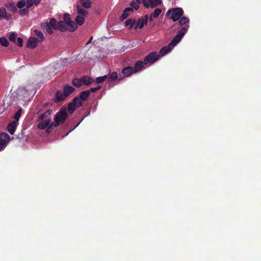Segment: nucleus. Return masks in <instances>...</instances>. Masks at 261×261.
Returning a JSON list of instances; mask_svg holds the SVG:
<instances>
[{
  "label": "nucleus",
  "instance_id": "f257e3e1",
  "mask_svg": "<svg viewBox=\"0 0 261 261\" xmlns=\"http://www.w3.org/2000/svg\"><path fill=\"white\" fill-rule=\"evenodd\" d=\"M189 22V19L186 17L182 16L179 18V25L180 26V29L179 30L178 33H177V35L173 38L171 42L169 43L168 45L164 46V56L170 53L171 49L174 47L175 45L180 42L181 39L183 38L185 34L187 33L188 29L189 28V25L186 24L188 23Z\"/></svg>",
  "mask_w": 261,
  "mask_h": 261
},
{
  "label": "nucleus",
  "instance_id": "f03ea898",
  "mask_svg": "<svg viewBox=\"0 0 261 261\" xmlns=\"http://www.w3.org/2000/svg\"><path fill=\"white\" fill-rule=\"evenodd\" d=\"M51 114V111H47L43 114H41L38 119V128L44 129L51 123L49 115Z\"/></svg>",
  "mask_w": 261,
  "mask_h": 261
},
{
  "label": "nucleus",
  "instance_id": "7ed1b4c3",
  "mask_svg": "<svg viewBox=\"0 0 261 261\" xmlns=\"http://www.w3.org/2000/svg\"><path fill=\"white\" fill-rule=\"evenodd\" d=\"M184 14V10L182 8H173L168 10L166 15L168 18L171 19L173 21H176L181 17Z\"/></svg>",
  "mask_w": 261,
  "mask_h": 261
},
{
  "label": "nucleus",
  "instance_id": "20e7f679",
  "mask_svg": "<svg viewBox=\"0 0 261 261\" xmlns=\"http://www.w3.org/2000/svg\"><path fill=\"white\" fill-rule=\"evenodd\" d=\"M67 114H66V111L65 109H61L60 111L57 113L56 117L54 118V122H53L49 125V128H51L53 126H57L61 122H64L65 120Z\"/></svg>",
  "mask_w": 261,
  "mask_h": 261
},
{
  "label": "nucleus",
  "instance_id": "39448f33",
  "mask_svg": "<svg viewBox=\"0 0 261 261\" xmlns=\"http://www.w3.org/2000/svg\"><path fill=\"white\" fill-rule=\"evenodd\" d=\"M159 59V55L155 52L151 53L145 57L144 62L145 65H150Z\"/></svg>",
  "mask_w": 261,
  "mask_h": 261
},
{
  "label": "nucleus",
  "instance_id": "423d86ee",
  "mask_svg": "<svg viewBox=\"0 0 261 261\" xmlns=\"http://www.w3.org/2000/svg\"><path fill=\"white\" fill-rule=\"evenodd\" d=\"M145 8H154L162 3V0H142Z\"/></svg>",
  "mask_w": 261,
  "mask_h": 261
},
{
  "label": "nucleus",
  "instance_id": "0eeeda50",
  "mask_svg": "<svg viewBox=\"0 0 261 261\" xmlns=\"http://www.w3.org/2000/svg\"><path fill=\"white\" fill-rule=\"evenodd\" d=\"M10 137L8 134L2 133L0 135V149H3L6 146V144L9 142Z\"/></svg>",
  "mask_w": 261,
  "mask_h": 261
},
{
  "label": "nucleus",
  "instance_id": "6e6552de",
  "mask_svg": "<svg viewBox=\"0 0 261 261\" xmlns=\"http://www.w3.org/2000/svg\"><path fill=\"white\" fill-rule=\"evenodd\" d=\"M148 19V15H146L144 16V17L142 18H140L137 20L135 22V28H140L142 29L143 28L144 25L147 24V21Z\"/></svg>",
  "mask_w": 261,
  "mask_h": 261
},
{
  "label": "nucleus",
  "instance_id": "1a4fd4ad",
  "mask_svg": "<svg viewBox=\"0 0 261 261\" xmlns=\"http://www.w3.org/2000/svg\"><path fill=\"white\" fill-rule=\"evenodd\" d=\"M38 42H39L35 38L30 37L27 43V47L29 48H35L37 46Z\"/></svg>",
  "mask_w": 261,
  "mask_h": 261
},
{
  "label": "nucleus",
  "instance_id": "9d476101",
  "mask_svg": "<svg viewBox=\"0 0 261 261\" xmlns=\"http://www.w3.org/2000/svg\"><path fill=\"white\" fill-rule=\"evenodd\" d=\"M17 126V122L16 121H12L10 122L8 125V130L10 135H13L16 130Z\"/></svg>",
  "mask_w": 261,
  "mask_h": 261
},
{
  "label": "nucleus",
  "instance_id": "9b49d317",
  "mask_svg": "<svg viewBox=\"0 0 261 261\" xmlns=\"http://www.w3.org/2000/svg\"><path fill=\"white\" fill-rule=\"evenodd\" d=\"M41 28L43 30H45L47 33L51 35L53 34V31L52 30V28L50 27L48 22H42L40 24Z\"/></svg>",
  "mask_w": 261,
  "mask_h": 261
},
{
  "label": "nucleus",
  "instance_id": "f8f14e48",
  "mask_svg": "<svg viewBox=\"0 0 261 261\" xmlns=\"http://www.w3.org/2000/svg\"><path fill=\"white\" fill-rule=\"evenodd\" d=\"M60 30V31H65L67 30V24H66V22L61 20L58 22L57 26V30Z\"/></svg>",
  "mask_w": 261,
  "mask_h": 261
},
{
  "label": "nucleus",
  "instance_id": "ddd939ff",
  "mask_svg": "<svg viewBox=\"0 0 261 261\" xmlns=\"http://www.w3.org/2000/svg\"><path fill=\"white\" fill-rule=\"evenodd\" d=\"M133 72V69L132 67L128 66L124 68L121 71V74H123V76L127 77L132 74Z\"/></svg>",
  "mask_w": 261,
  "mask_h": 261
},
{
  "label": "nucleus",
  "instance_id": "4468645a",
  "mask_svg": "<svg viewBox=\"0 0 261 261\" xmlns=\"http://www.w3.org/2000/svg\"><path fill=\"white\" fill-rule=\"evenodd\" d=\"M77 23L71 20L67 22V30L70 31H75L77 29Z\"/></svg>",
  "mask_w": 261,
  "mask_h": 261
},
{
  "label": "nucleus",
  "instance_id": "2eb2a0df",
  "mask_svg": "<svg viewBox=\"0 0 261 261\" xmlns=\"http://www.w3.org/2000/svg\"><path fill=\"white\" fill-rule=\"evenodd\" d=\"M144 62L142 61H137V63H136L135 67H134V71H135V73H137L140 71L142 68L144 67Z\"/></svg>",
  "mask_w": 261,
  "mask_h": 261
},
{
  "label": "nucleus",
  "instance_id": "dca6fc26",
  "mask_svg": "<svg viewBox=\"0 0 261 261\" xmlns=\"http://www.w3.org/2000/svg\"><path fill=\"white\" fill-rule=\"evenodd\" d=\"M5 7L9 11L16 12L17 11L16 5L14 3H10L5 4Z\"/></svg>",
  "mask_w": 261,
  "mask_h": 261
},
{
  "label": "nucleus",
  "instance_id": "f3484780",
  "mask_svg": "<svg viewBox=\"0 0 261 261\" xmlns=\"http://www.w3.org/2000/svg\"><path fill=\"white\" fill-rule=\"evenodd\" d=\"M82 81H83V83L85 85H89L93 83L94 80L87 76H84L81 78Z\"/></svg>",
  "mask_w": 261,
  "mask_h": 261
},
{
  "label": "nucleus",
  "instance_id": "a211bd4d",
  "mask_svg": "<svg viewBox=\"0 0 261 261\" xmlns=\"http://www.w3.org/2000/svg\"><path fill=\"white\" fill-rule=\"evenodd\" d=\"M56 100L60 101L64 100L67 97L62 91H57L56 94Z\"/></svg>",
  "mask_w": 261,
  "mask_h": 261
},
{
  "label": "nucleus",
  "instance_id": "6ab92c4d",
  "mask_svg": "<svg viewBox=\"0 0 261 261\" xmlns=\"http://www.w3.org/2000/svg\"><path fill=\"white\" fill-rule=\"evenodd\" d=\"M74 90H75V89L71 86H65L64 88L62 93H64V94L68 97Z\"/></svg>",
  "mask_w": 261,
  "mask_h": 261
},
{
  "label": "nucleus",
  "instance_id": "aec40b11",
  "mask_svg": "<svg viewBox=\"0 0 261 261\" xmlns=\"http://www.w3.org/2000/svg\"><path fill=\"white\" fill-rule=\"evenodd\" d=\"M35 33L37 37V39L38 40V41H39V42H43L44 40V35L41 32V31L38 30H35Z\"/></svg>",
  "mask_w": 261,
  "mask_h": 261
},
{
  "label": "nucleus",
  "instance_id": "412c9836",
  "mask_svg": "<svg viewBox=\"0 0 261 261\" xmlns=\"http://www.w3.org/2000/svg\"><path fill=\"white\" fill-rule=\"evenodd\" d=\"M80 3L83 7L89 9L91 7L92 3L89 0H81Z\"/></svg>",
  "mask_w": 261,
  "mask_h": 261
},
{
  "label": "nucleus",
  "instance_id": "4be33fe9",
  "mask_svg": "<svg viewBox=\"0 0 261 261\" xmlns=\"http://www.w3.org/2000/svg\"><path fill=\"white\" fill-rule=\"evenodd\" d=\"M48 23L49 25L53 28V29L54 30H57L58 22L55 18H51L49 19Z\"/></svg>",
  "mask_w": 261,
  "mask_h": 261
},
{
  "label": "nucleus",
  "instance_id": "5701e85b",
  "mask_svg": "<svg viewBox=\"0 0 261 261\" xmlns=\"http://www.w3.org/2000/svg\"><path fill=\"white\" fill-rule=\"evenodd\" d=\"M76 8L77 15H80L84 17L88 14L87 10H85L82 9L81 7H80V6H77Z\"/></svg>",
  "mask_w": 261,
  "mask_h": 261
},
{
  "label": "nucleus",
  "instance_id": "b1692460",
  "mask_svg": "<svg viewBox=\"0 0 261 261\" xmlns=\"http://www.w3.org/2000/svg\"><path fill=\"white\" fill-rule=\"evenodd\" d=\"M162 10L159 8H157L154 11V13H152L150 17V21H152L153 19V18H157L159 17L160 14L161 13Z\"/></svg>",
  "mask_w": 261,
  "mask_h": 261
},
{
  "label": "nucleus",
  "instance_id": "393cba45",
  "mask_svg": "<svg viewBox=\"0 0 261 261\" xmlns=\"http://www.w3.org/2000/svg\"><path fill=\"white\" fill-rule=\"evenodd\" d=\"M90 95V91H85L81 93L80 99L83 100H86L88 99Z\"/></svg>",
  "mask_w": 261,
  "mask_h": 261
},
{
  "label": "nucleus",
  "instance_id": "a878e982",
  "mask_svg": "<svg viewBox=\"0 0 261 261\" xmlns=\"http://www.w3.org/2000/svg\"><path fill=\"white\" fill-rule=\"evenodd\" d=\"M72 84H73V85L76 87H80L83 85H84L83 83H82L81 79H73L72 80Z\"/></svg>",
  "mask_w": 261,
  "mask_h": 261
},
{
  "label": "nucleus",
  "instance_id": "bb28decb",
  "mask_svg": "<svg viewBox=\"0 0 261 261\" xmlns=\"http://www.w3.org/2000/svg\"><path fill=\"white\" fill-rule=\"evenodd\" d=\"M75 21L77 24L82 25L85 21V17L80 15H77L75 18Z\"/></svg>",
  "mask_w": 261,
  "mask_h": 261
},
{
  "label": "nucleus",
  "instance_id": "cd10ccee",
  "mask_svg": "<svg viewBox=\"0 0 261 261\" xmlns=\"http://www.w3.org/2000/svg\"><path fill=\"white\" fill-rule=\"evenodd\" d=\"M29 9L27 7L23 9H20V10L18 11V14L22 17L24 16L29 13Z\"/></svg>",
  "mask_w": 261,
  "mask_h": 261
},
{
  "label": "nucleus",
  "instance_id": "c85d7f7f",
  "mask_svg": "<svg viewBox=\"0 0 261 261\" xmlns=\"http://www.w3.org/2000/svg\"><path fill=\"white\" fill-rule=\"evenodd\" d=\"M108 76L105 75L96 77L95 80L96 83L99 84L103 82L105 80H108Z\"/></svg>",
  "mask_w": 261,
  "mask_h": 261
},
{
  "label": "nucleus",
  "instance_id": "c756f323",
  "mask_svg": "<svg viewBox=\"0 0 261 261\" xmlns=\"http://www.w3.org/2000/svg\"><path fill=\"white\" fill-rule=\"evenodd\" d=\"M71 103L74 104L76 107H80L82 105L81 100L79 97H75L74 98Z\"/></svg>",
  "mask_w": 261,
  "mask_h": 261
},
{
  "label": "nucleus",
  "instance_id": "7c9ffc66",
  "mask_svg": "<svg viewBox=\"0 0 261 261\" xmlns=\"http://www.w3.org/2000/svg\"><path fill=\"white\" fill-rule=\"evenodd\" d=\"M7 17L6 10L5 8H0V18H4Z\"/></svg>",
  "mask_w": 261,
  "mask_h": 261
},
{
  "label": "nucleus",
  "instance_id": "2f4dec72",
  "mask_svg": "<svg viewBox=\"0 0 261 261\" xmlns=\"http://www.w3.org/2000/svg\"><path fill=\"white\" fill-rule=\"evenodd\" d=\"M117 73L116 72H113L111 74L110 76H108V82H112L114 80H116L117 77Z\"/></svg>",
  "mask_w": 261,
  "mask_h": 261
},
{
  "label": "nucleus",
  "instance_id": "473e14b6",
  "mask_svg": "<svg viewBox=\"0 0 261 261\" xmlns=\"http://www.w3.org/2000/svg\"><path fill=\"white\" fill-rule=\"evenodd\" d=\"M21 114V109L18 110V111H17L16 114H14V120L13 122H17L18 121L20 117Z\"/></svg>",
  "mask_w": 261,
  "mask_h": 261
},
{
  "label": "nucleus",
  "instance_id": "72a5a7b5",
  "mask_svg": "<svg viewBox=\"0 0 261 261\" xmlns=\"http://www.w3.org/2000/svg\"><path fill=\"white\" fill-rule=\"evenodd\" d=\"M134 24H135V20H133L131 19H128L125 21V25L128 27L129 29L132 28Z\"/></svg>",
  "mask_w": 261,
  "mask_h": 261
},
{
  "label": "nucleus",
  "instance_id": "f704fd0d",
  "mask_svg": "<svg viewBox=\"0 0 261 261\" xmlns=\"http://www.w3.org/2000/svg\"><path fill=\"white\" fill-rule=\"evenodd\" d=\"M0 43L1 45L5 47L8 46L9 45V42L8 41V40L4 37L0 38Z\"/></svg>",
  "mask_w": 261,
  "mask_h": 261
},
{
  "label": "nucleus",
  "instance_id": "c9c22d12",
  "mask_svg": "<svg viewBox=\"0 0 261 261\" xmlns=\"http://www.w3.org/2000/svg\"><path fill=\"white\" fill-rule=\"evenodd\" d=\"M25 2L24 0H20L16 4L17 8L18 9H22L25 6Z\"/></svg>",
  "mask_w": 261,
  "mask_h": 261
},
{
  "label": "nucleus",
  "instance_id": "e433bc0d",
  "mask_svg": "<svg viewBox=\"0 0 261 261\" xmlns=\"http://www.w3.org/2000/svg\"><path fill=\"white\" fill-rule=\"evenodd\" d=\"M76 107L74 104L69 103L68 106V111L69 113H72L75 110V108Z\"/></svg>",
  "mask_w": 261,
  "mask_h": 261
},
{
  "label": "nucleus",
  "instance_id": "4c0bfd02",
  "mask_svg": "<svg viewBox=\"0 0 261 261\" xmlns=\"http://www.w3.org/2000/svg\"><path fill=\"white\" fill-rule=\"evenodd\" d=\"M25 2L26 8H30L34 5L33 0H24Z\"/></svg>",
  "mask_w": 261,
  "mask_h": 261
},
{
  "label": "nucleus",
  "instance_id": "58836bf2",
  "mask_svg": "<svg viewBox=\"0 0 261 261\" xmlns=\"http://www.w3.org/2000/svg\"><path fill=\"white\" fill-rule=\"evenodd\" d=\"M17 37V35L16 34L14 33H12L9 35V40H11L12 42H15L16 41Z\"/></svg>",
  "mask_w": 261,
  "mask_h": 261
},
{
  "label": "nucleus",
  "instance_id": "ea45409f",
  "mask_svg": "<svg viewBox=\"0 0 261 261\" xmlns=\"http://www.w3.org/2000/svg\"><path fill=\"white\" fill-rule=\"evenodd\" d=\"M64 21L68 22V21H71L70 19V15L68 13H65L63 16Z\"/></svg>",
  "mask_w": 261,
  "mask_h": 261
},
{
  "label": "nucleus",
  "instance_id": "a19ab883",
  "mask_svg": "<svg viewBox=\"0 0 261 261\" xmlns=\"http://www.w3.org/2000/svg\"><path fill=\"white\" fill-rule=\"evenodd\" d=\"M130 6L131 8H133L136 10H137L139 8V5H138V3L136 2H133L130 3Z\"/></svg>",
  "mask_w": 261,
  "mask_h": 261
},
{
  "label": "nucleus",
  "instance_id": "79ce46f5",
  "mask_svg": "<svg viewBox=\"0 0 261 261\" xmlns=\"http://www.w3.org/2000/svg\"><path fill=\"white\" fill-rule=\"evenodd\" d=\"M22 42H23V41H22V39L21 38L19 37V38H17L16 43H17V45H18L19 46H22Z\"/></svg>",
  "mask_w": 261,
  "mask_h": 261
},
{
  "label": "nucleus",
  "instance_id": "37998d69",
  "mask_svg": "<svg viewBox=\"0 0 261 261\" xmlns=\"http://www.w3.org/2000/svg\"><path fill=\"white\" fill-rule=\"evenodd\" d=\"M129 15V13L127 12H125L124 11H123V13L122 15L121 16V20H123L127 17L128 15Z\"/></svg>",
  "mask_w": 261,
  "mask_h": 261
},
{
  "label": "nucleus",
  "instance_id": "c03bdc74",
  "mask_svg": "<svg viewBox=\"0 0 261 261\" xmlns=\"http://www.w3.org/2000/svg\"><path fill=\"white\" fill-rule=\"evenodd\" d=\"M100 88H101V87H100V86H98V87H96V88H91V89H90V90H89V91H90V93H91V92H92V93H93V92H95L96 91H97V90H98L99 89H100Z\"/></svg>",
  "mask_w": 261,
  "mask_h": 261
},
{
  "label": "nucleus",
  "instance_id": "a18cd8bd",
  "mask_svg": "<svg viewBox=\"0 0 261 261\" xmlns=\"http://www.w3.org/2000/svg\"><path fill=\"white\" fill-rule=\"evenodd\" d=\"M125 12H127L129 14V12H131L133 11V8L131 7H128L124 9V10Z\"/></svg>",
  "mask_w": 261,
  "mask_h": 261
},
{
  "label": "nucleus",
  "instance_id": "49530a36",
  "mask_svg": "<svg viewBox=\"0 0 261 261\" xmlns=\"http://www.w3.org/2000/svg\"><path fill=\"white\" fill-rule=\"evenodd\" d=\"M41 0H33L34 4H35V6L37 7L40 4Z\"/></svg>",
  "mask_w": 261,
  "mask_h": 261
},
{
  "label": "nucleus",
  "instance_id": "de8ad7c7",
  "mask_svg": "<svg viewBox=\"0 0 261 261\" xmlns=\"http://www.w3.org/2000/svg\"><path fill=\"white\" fill-rule=\"evenodd\" d=\"M92 39H93L92 37L90 38V39L89 40L88 42H87V43H86V44L88 45L90 42H91Z\"/></svg>",
  "mask_w": 261,
  "mask_h": 261
},
{
  "label": "nucleus",
  "instance_id": "09e8293b",
  "mask_svg": "<svg viewBox=\"0 0 261 261\" xmlns=\"http://www.w3.org/2000/svg\"><path fill=\"white\" fill-rule=\"evenodd\" d=\"M11 18V15H7V17H6V18H4L5 19H9L10 18Z\"/></svg>",
  "mask_w": 261,
  "mask_h": 261
},
{
  "label": "nucleus",
  "instance_id": "8fccbe9b",
  "mask_svg": "<svg viewBox=\"0 0 261 261\" xmlns=\"http://www.w3.org/2000/svg\"><path fill=\"white\" fill-rule=\"evenodd\" d=\"M163 51V47L160 49V54H161L162 51Z\"/></svg>",
  "mask_w": 261,
  "mask_h": 261
},
{
  "label": "nucleus",
  "instance_id": "3c124183",
  "mask_svg": "<svg viewBox=\"0 0 261 261\" xmlns=\"http://www.w3.org/2000/svg\"><path fill=\"white\" fill-rule=\"evenodd\" d=\"M139 1L140 0H136V1L137 2V3H139Z\"/></svg>",
  "mask_w": 261,
  "mask_h": 261
}]
</instances>
